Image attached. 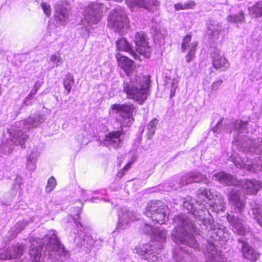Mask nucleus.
<instances>
[{
  "label": "nucleus",
  "instance_id": "f257e3e1",
  "mask_svg": "<svg viewBox=\"0 0 262 262\" xmlns=\"http://www.w3.org/2000/svg\"><path fill=\"white\" fill-rule=\"evenodd\" d=\"M29 254L32 262H43L45 257L59 260L66 256L67 251L56 236L55 231H51L42 238H36L31 243Z\"/></svg>",
  "mask_w": 262,
  "mask_h": 262
},
{
  "label": "nucleus",
  "instance_id": "f03ea898",
  "mask_svg": "<svg viewBox=\"0 0 262 262\" xmlns=\"http://www.w3.org/2000/svg\"><path fill=\"white\" fill-rule=\"evenodd\" d=\"M121 88L128 99L142 105L150 95V77L136 73L123 81Z\"/></svg>",
  "mask_w": 262,
  "mask_h": 262
},
{
  "label": "nucleus",
  "instance_id": "7ed1b4c3",
  "mask_svg": "<svg viewBox=\"0 0 262 262\" xmlns=\"http://www.w3.org/2000/svg\"><path fill=\"white\" fill-rule=\"evenodd\" d=\"M189 217L184 214L174 216L173 222L176 227L171 233V238L177 244H182L196 249L198 244L193 235L195 231V227Z\"/></svg>",
  "mask_w": 262,
  "mask_h": 262
},
{
  "label": "nucleus",
  "instance_id": "20e7f679",
  "mask_svg": "<svg viewBox=\"0 0 262 262\" xmlns=\"http://www.w3.org/2000/svg\"><path fill=\"white\" fill-rule=\"evenodd\" d=\"M43 121V117L38 115L34 117H29L26 120L17 122L10 130L9 140L5 144L3 145L2 147L7 146L8 148L7 151L10 152L13 149L12 145L22 146L28 138L27 135L24 132L32 127L37 126Z\"/></svg>",
  "mask_w": 262,
  "mask_h": 262
},
{
  "label": "nucleus",
  "instance_id": "39448f33",
  "mask_svg": "<svg viewBox=\"0 0 262 262\" xmlns=\"http://www.w3.org/2000/svg\"><path fill=\"white\" fill-rule=\"evenodd\" d=\"M247 122L237 120L232 122L230 125L237 132V138L233 142V150H241L243 152L249 151L259 154L261 151L262 138H258L254 141L252 140L247 136H243L247 133Z\"/></svg>",
  "mask_w": 262,
  "mask_h": 262
},
{
  "label": "nucleus",
  "instance_id": "423d86ee",
  "mask_svg": "<svg viewBox=\"0 0 262 262\" xmlns=\"http://www.w3.org/2000/svg\"><path fill=\"white\" fill-rule=\"evenodd\" d=\"M166 233L165 230L160 229H156L154 232L153 238L154 241L151 244H146L142 247H138L137 253L142 256L144 259L150 261H157L158 259V254H159L163 246L157 241L163 243L165 241Z\"/></svg>",
  "mask_w": 262,
  "mask_h": 262
},
{
  "label": "nucleus",
  "instance_id": "0eeeda50",
  "mask_svg": "<svg viewBox=\"0 0 262 262\" xmlns=\"http://www.w3.org/2000/svg\"><path fill=\"white\" fill-rule=\"evenodd\" d=\"M144 213L147 217H150L153 222L162 225L167 220L169 210L162 202L151 201L147 203Z\"/></svg>",
  "mask_w": 262,
  "mask_h": 262
},
{
  "label": "nucleus",
  "instance_id": "6e6552de",
  "mask_svg": "<svg viewBox=\"0 0 262 262\" xmlns=\"http://www.w3.org/2000/svg\"><path fill=\"white\" fill-rule=\"evenodd\" d=\"M108 26L115 32L123 33L128 28V19L125 11L121 8L112 10L107 18Z\"/></svg>",
  "mask_w": 262,
  "mask_h": 262
},
{
  "label": "nucleus",
  "instance_id": "1a4fd4ad",
  "mask_svg": "<svg viewBox=\"0 0 262 262\" xmlns=\"http://www.w3.org/2000/svg\"><path fill=\"white\" fill-rule=\"evenodd\" d=\"M213 198L209 189L207 188H200L197 193L196 204L199 207L200 210H195L193 212L195 215L199 216V219L201 220V223L203 225H207L209 221L207 219V216L210 215L208 210H207L206 201H211Z\"/></svg>",
  "mask_w": 262,
  "mask_h": 262
},
{
  "label": "nucleus",
  "instance_id": "9d476101",
  "mask_svg": "<svg viewBox=\"0 0 262 262\" xmlns=\"http://www.w3.org/2000/svg\"><path fill=\"white\" fill-rule=\"evenodd\" d=\"M111 108L113 113L119 116L118 120L122 127L131 125L134 120L133 116L135 107L133 104H114L111 106Z\"/></svg>",
  "mask_w": 262,
  "mask_h": 262
},
{
  "label": "nucleus",
  "instance_id": "9b49d317",
  "mask_svg": "<svg viewBox=\"0 0 262 262\" xmlns=\"http://www.w3.org/2000/svg\"><path fill=\"white\" fill-rule=\"evenodd\" d=\"M107 9L103 4L91 3L85 8L84 20L89 25L96 24L100 20L103 14L106 12Z\"/></svg>",
  "mask_w": 262,
  "mask_h": 262
},
{
  "label": "nucleus",
  "instance_id": "f8f14e48",
  "mask_svg": "<svg viewBox=\"0 0 262 262\" xmlns=\"http://www.w3.org/2000/svg\"><path fill=\"white\" fill-rule=\"evenodd\" d=\"M136 50L141 55L145 57H149L151 49L148 45L146 35L143 32H137L135 37Z\"/></svg>",
  "mask_w": 262,
  "mask_h": 262
},
{
  "label": "nucleus",
  "instance_id": "ddd939ff",
  "mask_svg": "<svg viewBox=\"0 0 262 262\" xmlns=\"http://www.w3.org/2000/svg\"><path fill=\"white\" fill-rule=\"evenodd\" d=\"M232 161L234 162L235 166L238 168H243L251 171H257L262 170V162L259 160L257 163H249L247 159L242 158L237 155H232L231 157Z\"/></svg>",
  "mask_w": 262,
  "mask_h": 262
},
{
  "label": "nucleus",
  "instance_id": "4468645a",
  "mask_svg": "<svg viewBox=\"0 0 262 262\" xmlns=\"http://www.w3.org/2000/svg\"><path fill=\"white\" fill-rule=\"evenodd\" d=\"M191 35L187 34L184 37L182 43V51L185 52L187 49L189 50L188 54L186 56L187 62H190L194 57L195 53V48L198 46L196 41L190 42Z\"/></svg>",
  "mask_w": 262,
  "mask_h": 262
},
{
  "label": "nucleus",
  "instance_id": "2eb2a0df",
  "mask_svg": "<svg viewBox=\"0 0 262 262\" xmlns=\"http://www.w3.org/2000/svg\"><path fill=\"white\" fill-rule=\"evenodd\" d=\"M66 1H58L55 6V17L60 24L64 25L68 19V13Z\"/></svg>",
  "mask_w": 262,
  "mask_h": 262
},
{
  "label": "nucleus",
  "instance_id": "dca6fc26",
  "mask_svg": "<svg viewBox=\"0 0 262 262\" xmlns=\"http://www.w3.org/2000/svg\"><path fill=\"white\" fill-rule=\"evenodd\" d=\"M227 220L232 227L233 231L239 235H244L246 231V227L243 221L237 216L232 213H228Z\"/></svg>",
  "mask_w": 262,
  "mask_h": 262
},
{
  "label": "nucleus",
  "instance_id": "f3484780",
  "mask_svg": "<svg viewBox=\"0 0 262 262\" xmlns=\"http://www.w3.org/2000/svg\"><path fill=\"white\" fill-rule=\"evenodd\" d=\"M137 219L136 213L128 210H122L119 214V221L117 229H123L126 228L130 222Z\"/></svg>",
  "mask_w": 262,
  "mask_h": 262
},
{
  "label": "nucleus",
  "instance_id": "a211bd4d",
  "mask_svg": "<svg viewBox=\"0 0 262 262\" xmlns=\"http://www.w3.org/2000/svg\"><path fill=\"white\" fill-rule=\"evenodd\" d=\"M193 182L207 184L208 180L205 176L198 172H189L181 178L182 185L189 184Z\"/></svg>",
  "mask_w": 262,
  "mask_h": 262
},
{
  "label": "nucleus",
  "instance_id": "6ab92c4d",
  "mask_svg": "<svg viewBox=\"0 0 262 262\" xmlns=\"http://www.w3.org/2000/svg\"><path fill=\"white\" fill-rule=\"evenodd\" d=\"M238 241L242 244V251L244 258L252 261H255L258 259L259 253L258 252L242 239H238Z\"/></svg>",
  "mask_w": 262,
  "mask_h": 262
},
{
  "label": "nucleus",
  "instance_id": "aec40b11",
  "mask_svg": "<svg viewBox=\"0 0 262 262\" xmlns=\"http://www.w3.org/2000/svg\"><path fill=\"white\" fill-rule=\"evenodd\" d=\"M212 64L215 69L225 71L229 68L230 64L227 59L219 51L214 52L212 57Z\"/></svg>",
  "mask_w": 262,
  "mask_h": 262
},
{
  "label": "nucleus",
  "instance_id": "412c9836",
  "mask_svg": "<svg viewBox=\"0 0 262 262\" xmlns=\"http://www.w3.org/2000/svg\"><path fill=\"white\" fill-rule=\"evenodd\" d=\"M241 185L247 194H255L262 187V182L256 180H244Z\"/></svg>",
  "mask_w": 262,
  "mask_h": 262
},
{
  "label": "nucleus",
  "instance_id": "4be33fe9",
  "mask_svg": "<svg viewBox=\"0 0 262 262\" xmlns=\"http://www.w3.org/2000/svg\"><path fill=\"white\" fill-rule=\"evenodd\" d=\"M212 178L221 183L226 185H237L238 184L237 180L233 176L228 174L224 171H220L214 174Z\"/></svg>",
  "mask_w": 262,
  "mask_h": 262
},
{
  "label": "nucleus",
  "instance_id": "5701e85b",
  "mask_svg": "<svg viewBox=\"0 0 262 262\" xmlns=\"http://www.w3.org/2000/svg\"><path fill=\"white\" fill-rule=\"evenodd\" d=\"M118 64L121 69H123L128 77L133 76L134 75L133 70V61L128 58L121 56L120 54L117 55Z\"/></svg>",
  "mask_w": 262,
  "mask_h": 262
},
{
  "label": "nucleus",
  "instance_id": "b1692460",
  "mask_svg": "<svg viewBox=\"0 0 262 262\" xmlns=\"http://www.w3.org/2000/svg\"><path fill=\"white\" fill-rule=\"evenodd\" d=\"M122 132L115 130L108 133L105 135V144L112 145L114 148H118L121 143V136Z\"/></svg>",
  "mask_w": 262,
  "mask_h": 262
},
{
  "label": "nucleus",
  "instance_id": "393cba45",
  "mask_svg": "<svg viewBox=\"0 0 262 262\" xmlns=\"http://www.w3.org/2000/svg\"><path fill=\"white\" fill-rule=\"evenodd\" d=\"M215 197V199L213 197L211 201H208L207 210H208V207H209L213 211L216 212L224 211L225 207L222 196L220 194H216Z\"/></svg>",
  "mask_w": 262,
  "mask_h": 262
},
{
  "label": "nucleus",
  "instance_id": "a878e982",
  "mask_svg": "<svg viewBox=\"0 0 262 262\" xmlns=\"http://www.w3.org/2000/svg\"><path fill=\"white\" fill-rule=\"evenodd\" d=\"M229 195V199L232 205L236 207L239 212H242L245 207V203L240 198L238 191L233 190L230 191Z\"/></svg>",
  "mask_w": 262,
  "mask_h": 262
},
{
  "label": "nucleus",
  "instance_id": "bb28decb",
  "mask_svg": "<svg viewBox=\"0 0 262 262\" xmlns=\"http://www.w3.org/2000/svg\"><path fill=\"white\" fill-rule=\"evenodd\" d=\"M224 31L222 25L216 20H211L208 25L207 33L208 35L219 38L220 33Z\"/></svg>",
  "mask_w": 262,
  "mask_h": 262
},
{
  "label": "nucleus",
  "instance_id": "cd10ccee",
  "mask_svg": "<svg viewBox=\"0 0 262 262\" xmlns=\"http://www.w3.org/2000/svg\"><path fill=\"white\" fill-rule=\"evenodd\" d=\"M207 219L209 220V223L207 224V225H204L207 228L212 230V234L211 236L213 238H215V240H223L227 237L228 233H226L224 231V229L222 228H219L217 229H215L212 227V225L211 224V220L209 219H208V216H207Z\"/></svg>",
  "mask_w": 262,
  "mask_h": 262
},
{
  "label": "nucleus",
  "instance_id": "c85d7f7f",
  "mask_svg": "<svg viewBox=\"0 0 262 262\" xmlns=\"http://www.w3.org/2000/svg\"><path fill=\"white\" fill-rule=\"evenodd\" d=\"M184 208H186L189 212H190V215H193V217L195 218V220L198 221V224L201 225H203L201 223V220L199 219V216L198 215H195L193 214V212L195 210H200L199 209V207L196 204V201L195 202V204L194 205L191 200L190 202L189 201H185L183 203Z\"/></svg>",
  "mask_w": 262,
  "mask_h": 262
},
{
  "label": "nucleus",
  "instance_id": "c756f323",
  "mask_svg": "<svg viewBox=\"0 0 262 262\" xmlns=\"http://www.w3.org/2000/svg\"><path fill=\"white\" fill-rule=\"evenodd\" d=\"M117 49L119 51H124L129 52L133 56L136 58L137 55L132 49L126 40L124 38H121L118 40L116 42Z\"/></svg>",
  "mask_w": 262,
  "mask_h": 262
},
{
  "label": "nucleus",
  "instance_id": "7c9ffc66",
  "mask_svg": "<svg viewBox=\"0 0 262 262\" xmlns=\"http://www.w3.org/2000/svg\"><path fill=\"white\" fill-rule=\"evenodd\" d=\"M126 3L132 10L136 8L146 7V3L144 0H126Z\"/></svg>",
  "mask_w": 262,
  "mask_h": 262
},
{
  "label": "nucleus",
  "instance_id": "2f4dec72",
  "mask_svg": "<svg viewBox=\"0 0 262 262\" xmlns=\"http://www.w3.org/2000/svg\"><path fill=\"white\" fill-rule=\"evenodd\" d=\"M159 120L156 118L152 119L147 126V138L148 139H151L155 133V129Z\"/></svg>",
  "mask_w": 262,
  "mask_h": 262
},
{
  "label": "nucleus",
  "instance_id": "473e14b6",
  "mask_svg": "<svg viewBox=\"0 0 262 262\" xmlns=\"http://www.w3.org/2000/svg\"><path fill=\"white\" fill-rule=\"evenodd\" d=\"M228 21L232 23H243L245 21V16L243 11L239 12V15H230L227 17Z\"/></svg>",
  "mask_w": 262,
  "mask_h": 262
},
{
  "label": "nucleus",
  "instance_id": "72a5a7b5",
  "mask_svg": "<svg viewBox=\"0 0 262 262\" xmlns=\"http://www.w3.org/2000/svg\"><path fill=\"white\" fill-rule=\"evenodd\" d=\"M74 82V79L73 76L70 74H68L63 81V86L67 91V94L70 93Z\"/></svg>",
  "mask_w": 262,
  "mask_h": 262
},
{
  "label": "nucleus",
  "instance_id": "f704fd0d",
  "mask_svg": "<svg viewBox=\"0 0 262 262\" xmlns=\"http://www.w3.org/2000/svg\"><path fill=\"white\" fill-rule=\"evenodd\" d=\"M24 247L22 245H18L13 248V254H11L10 258H16L20 256L24 252Z\"/></svg>",
  "mask_w": 262,
  "mask_h": 262
},
{
  "label": "nucleus",
  "instance_id": "c9c22d12",
  "mask_svg": "<svg viewBox=\"0 0 262 262\" xmlns=\"http://www.w3.org/2000/svg\"><path fill=\"white\" fill-rule=\"evenodd\" d=\"M50 60L55 64L56 67H59L63 62V59L60 54L57 53L51 55Z\"/></svg>",
  "mask_w": 262,
  "mask_h": 262
},
{
  "label": "nucleus",
  "instance_id": "e433bc0d",
  "mask_svg": "<svg viewBox=\"0 0 262 262\" xmlns=\"http://www.w3.org/2000/svg\"><path fill=\"white\" fill-rule=\"evenodd\" d=\"M57 185L56 180L54 177H51L48 181L46 190L47 192H51Z\"/></svg>",
  "mask_w": 262,
  "mask_h": 262
},
{
  "label": "nucleus",
  "instance_id": "4c0bfd02",
  "mask_svg": "<svg viewBox=\"0 0 262 262\" xmlns=\"http://www.w3.org/2000/svg\"><path fill=\"white\" fill-rule=\"evenodd\" d=\"M251 11L255 14V17L262 16V3H258L251 8Z\"/></svg>",
  "mask_w": 262,
  "mask_h": 262
},
{
  "label": "nucleus",
  "instance_id": "58836bf2",
  "mask_svg": "<svg viewBox=\"0 0 262 262\" xmlns=\"http://www.w3.org/2000/svg\"><path fill=\"white\" fill-rule=\"evenodd\" d=\"M88 239H90L91 242H90V244H91L93 241L92 239H90V237L88 236H85V238L83 239V240L81 241L80 238L79 236H76L74 238V241L76 244H77L78 245H85V241Z\"/></svg>",
  "mask_w": 262,
  "mask_h": 262
},
{
  "label": "nucleus",
  "instance_id": "ea45409f",
  "mask_svg": "<svg viewBox=\"0 0 262 262\" xmlns=\"http://www.w3.org/2000/svg\"><path fill=\"white\" fill-rule=\"evenodd\" d=\"M40 5L45 14L47 16H49L51 15V10L50 6L49 5L46 4V3L44 2H42Z\"/></svg>",
  "mask_w": 262,
  "mask_h": 262
},
{
  "label": "nucleus",
  "instance_id": "a19ab883",
  "mask_svg": "<svg viewBox=\"0 0 262 262\" xmlns=\"http://www.w3.org/2000/svg\"><path fill=\"white\" fill-rule=\"evenodd\" d=\"M223 121V118L220 119V120L218 121L216 125L212 128V130L214 133L219 134V133H222V131H221L222 129H221V124L222 123Z\"/></svg>",
  "mask_w": 262,
  "mask_h": 262
},
{
  "label": "nucleus",
  "instance_id": "79ce46f5",
  "mask_svg": "<svg viewBox=\"0 0 262 262\" xmlns=\"http://www.w3.org/2000/svg\"><path fill=\"white\" fill-rule=\"evenodd\" d=\"M178 87V82L176 80H173L171 84L170 97L174 96L176 90Z\"/></svg>",
  "mask_w": 262,
  "mask_h": 262
},
{
  "label": "nucleus",
  "instance_id": "37998d69",
  "mask_svg": "<svg viewBox=\"0 0 262 262\" xmlns=\"http://www.w3.org/2000/svg\"><path fill=\"white\" fill-rule=\"evenodd\" d=\"M184 4V8L185 9H193V8L195 6L196 4L194 1H189L185 3Z\"/></svg>",
  "mask_w": 262,
  "mask_h": 262
},
{
  "label": "nucleus",
  "instance_id": "c03bdc74",
  "mask_svg": "<svg viewBox=\"0 0 262 262\" xmlns=\"http://www.w3.org/2000/svg\"><path fill=\"white\" fill-rule=\"evenodd\" d=\"M38 153L37 152H32L27 158L28 161L36 162Z\"/></svg>",
  "mask_w": 262,
  "mask_h": 262
},
{
  "label": "nucleus",
  "instance_id": "a18cd8bd",
  "mask_svg": "<svg viewBox=\"0 0 262 262\" xmlns=\"http://www.w3.org/2000/svg\"><path fill=\"white\" fill-rule=\"evenodd\" d=\"M223 80L221 79H219L214 82H213V83L211 85V88L213 90H217L220 86L222 84Z\"/></svg>",
  "mask_w": 262,
  "mask_h": 262
},
{
  "label": "nucleus",
  "instance_id": "49530a36",
  "mask_svg": "<svg viewBox=\"0 0 262 262\" xmlns=\"http://www.w3.org/2000/svg\"><path fill=\"white\" fill-rule=\"evenodd\" d=\"M41 85V83H39L38 82H37L35 85H34L33 89H32L31 91L30 92V94L34 96L38 90L39 89L40 86Z\"/></svg>",
  "mask_w": 262,
  "mask_h": 262
},
{
  "label": "nucleus",
  "instance_id": "de8ad7c7",
  "mask_svg": "<svg viewBox=\"0 0 262 262\" xmlns=\"http://www.w3.org/2000/svg\"><path fill=\"white\" fill-rule=\"evenodd\" d=\"M26 224L27 223L24 221L18 223L16 225L17 233L20 232L24 228V227L26 225Z\"/></svg>",
  "mask_w": 262,
  "mask_h": 262
},
{
  "label": "nucleus",
  "instance_id": "09e8293b",
  "mask_svg": "<svg viewBox=\"0 0 262 262\" xmlns=\"http://www.w3.org/2000/svg\"><path fill=\"white\" fill-rule=\"evenodd\" d=\"M35 163H36L35 162H32V161L29 162L27 161V168L30 171L34 170L36 167Z\"/></svg>",
  "mask_w": 262,
  "mask_h": 262
},
{
  "label": "nucleus",
  "instance_id": "8fccbe9b",
  "mask_svg": "<svg viewBox=\"0 0 262 262\" xmlns=\"http://www.w3.org/2000/svg\"><path fill=\"white\" fill-rule=\"evenodd\" d=\"M33 95L29 94L27 96V97L24 100L23 103L26 105H29L31 104V102H30L31 100L33 99Z\"/></svg>",
  "mask_w": 262,
  "mask_h": 262
},
{
  "label": "nucleus",
  "instance_id": "3c124183",
  "mask_svg": "<svg viewBox=\"0 0 262 262\" xmlns=\"http://www.w3.org/2000/svg\"><path fill=\"white\" fill-rule=\"evenodd\" d=\"M184 4L181 3H178L174 5V8L177 11L181 10H185L184 8Z\"/></svg>",
  "mask_w": 262,
  "mask_h": 262
},
{
  "label": "nucleus",
  "instance_id": "603ef678",
  "mask_svg": "<svg viewBox=\"0 0 262 262\" xmlns=\"http://www.w3.org/2000/svg\"><path fill=\"white\" fill-rule=\"evenodd\" d=\"M133 164V162H129L123 168L122 171L125 172L127 170H128L131 167L132 165ZM124 173H123V174Z\"/></svg>",
  "mask_w": 262,
  "mask_h": 262
},
{
  "label": "nucleus",
  "instance_id": "864d4df0",
  "mask_svg": "<svg viewBox=\"0 0 262 262\" xmlns=\"http://www.w3.org/2000/svg\"><path fill=\"white\" fill-rule=\"evenodd\" d=\"M225 132H227V133H231V130L230 129H228L227 128V127H226V125L225 124Z\"/></svg>",
  "mask_w": 262,
  "mask_h": 262
},
{
  "label": "nucleus",
  "instance_id": "5fc2aeb1",
  "mask_svg": "<svg viewBox=\"0 0 262 262\" xmlns=\"http://www.w3.org/2000/svg\"><path fill=\"white\" fill-rule=\"evenodd\" d=\"M152 4L155 6H158L159 5V2L157 1H152Z\"/></svg>",
  "mask_w": 262,
  "mask_h": 262
}]
</instances>
